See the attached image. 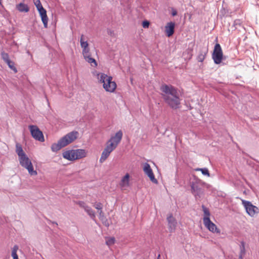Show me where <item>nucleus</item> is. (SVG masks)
I'll use <instances>...</instances> for the list:
<instances>
[{
  "label": "nucleus",
  "instance_id": "obj_1",
  "mask_svg": "<svg viewBox=\"0 0 259 259\" xmlns=\"http://www.w3.org/2000/svg\"><path fill=\"white\" fill-rule=\"evenodd\" d=\"M161 96L165 103L171 108H180L181 99L179 91L171 85L162 84L160 88Z\"/></svg>",
  "mask_w": 259,
  "mask_h": 259
},
{
  "label": "nucleus",
  "instance_id": "obj_2",
  "mask_svg": "<svg viewBox=\"0 0 259 259\" xmlns=\"http://www.w3.org/2000/svg\"><path fill=\"white\" fill-rule=\"evenodd\" d=\"M16 152L18 156L20 165L27 169L31 176L36 175L37 172L34 170L31 160L24 152L21 145L18 143L16 144Z\"/></svg>",
  "mask_w": 259,
  "mask_h": 259
},
{
  "label": "nucleus",
  "instance_id": "obj_3",
  "mask_svg": "<svg viewBox=\"0 0 259 259\" xmlns=\"http://www.w3.org/2000/svg\"><path fill=\"white\" fill-rule=\"evenodd\" d=\"M78 133L76 131H72L61 138L57 143L52 144L51 149L53 152H57L62 148L73 142L77 139Z\"/></svg>",
  "mask_w": 259,
  "mask_h": 259
},
{
  "label": "nucleus",
  "instance_id": "obj_4",
  "mask_svg": "<svg viewBox=\"0 0 259 259\" xmlns=\"http://www.w3.org/2000/svg\"><path fill=\"white\" fill-rule=\"evenodd\" d=\"M205 183L194 176L193 180L190 182L191 191L196 200H200L204 195V190L202 187Z\"/></svg>",
  "mask_w": 259,
  "mask_h": 259
},
{
  "label": "nucleus",
  "instance_id": "obj_5",
  "mask_svg": "<svg viewBox=\"0 0 259 259\" xmlns=\"http://www.w3.org/2000/svg\"><path fill=\"white\" fill-rule=\"evenodd\" d=\"M98 79L100 83H103V88L106 92L113 93L116 88V83L112 81V77L108 76L104 73H99L97 75Z\"/></svg>",
  "mask_w": 259,
  "mask_h": 259
},
{
  "label": "nucleus",
  "instance_id": "obj_6",
  "mask_svg": "<svg viewBox=\"0 0 259 259\" xmlns=\"http://www.w3.org/2000/svg\"><path fill=\"white\" fill-rule=\"evenodd\" d=\"M34 4L39 12L45 28L48 27V18L46 10L43 8L40 0H33Z\"/></svg>",
  "mask_w": 259,
  "mask_h": 259
},
{
  "label": "nucleus",
  "instance_id": "obj_7",
  "mask_svg": "<svg viewBox=\"0 0 259 259\" xmlns=\"http://www.w3.org/2000/svg\"><path fill=\"white\" fill-rule=\"evenodd\" d=\"M28 127L32 137L35 140L41 142L45 141L42 132L36 125H29Z\"/></svg>",
  "mask_w": 259,
  "mask_h": 259
},
{
  "label": "nucleus",
  "instance_id": "obj_8",
  "mask_svg": "<svg viewBox=\"0 0 259 259\" xmlns=\"http://www.w3.org/2000/svg\"><path fill=\"white\" fill-rule=\"evenodd\" d=\"M123 136L121 130L118 131L114 136H112L107 142L108 145L113 149H115L118 144L120 142Z\"/></svg>",
  "mask_w": 259,
  "mask_h": 259
},
{
  "label": "nucleus",
  "instance_id": "obj_9",
  "mask_svg": "<svg viewBox=\"0 0 259 259\" xmlns=\"http://www.w3.org/2000/svg\"><path fill=\"white\" fill-rule=\"evenodd\" d=\"M223 52L221 46L219 44H217L214 48L212 58L214 62L216 64H219L221 63L223 59Z\"/></svg>",
  "mask_w": 259,
  "mask_h": 259
},
{
  "label": "nucleus",
  "instance_id": "obj_10",
  "mask_svg": "<svg viewBox=\"0 0 259 259\" xmlns=\"http://www.w3.org/2000/svg\"><path fill=\"white\" fill-rule=\"evenodd\" d=\"M242 202L248 215L251 217H253L255 213H257L258 208L252 205L250 201L242 200Z\"/></svg>",
  "mask_w": 259,
  "mask_h": 259
},
{
  "label": "nucleus",
  "instance_id": "obj_11",
  "mask_svg": "<svg viewBox=\"0 0 259 259\" xmlns=\"http://www.w3.org/2000/svg\"><path fill=\"white\" fill-rule=\"evenodd\" d=\"M143 171L144 173L148 176L150 180L154 183L157 184L158 181L155 179L154 175L152 169L150 167V165L148 163H145L143 164Z\"/></svg>",
  "mask_w": 259,
  "mask_h": 259
},
{
  "label": "nucleus",
  "instance_id": "obj_12",
  "mask_svg": "<svg viewBox=\"0 0 259 259\" xmlns=\"http://www.w3.org/2000/svg\"><path fill=\"white\" fill-rule=\"evenodd\" d=\"M114 150L113 148L109 146L108 145H107L103 151L101 156L100 158V162L103 163L104 162L107 158L109 157L110 153Z\"/></svg>",
  "mask_w": 259,
  "mask_h": 259
},
{
  "label": "nucleus",
  "instance_id": "obj_13",
  "mask_svg": "<svg viewBox=\"0 0 259 259\" xmlns=\"http://www.w3.org/2000/svg\"><path fill=\"white\" fill-rule=\"evenodd\" d=\"M63 158L70 161L76 160L75 150H67L62 154Z\"/></svg>",
  "mask_w": 259,
  "mask_h": 259
},
{
  "label": "nucleus",
  "instance_id": "obj_14",
  "mask_svg": "<svg viewBox=\"0 0 259 259\" xmlns=\"http://www.w3.org/2000/svg\"><path fill=\"white\" fill-rule=\"evenodd\" d=\"M167 220L168 222L169 230L170 232H172L176 229L177 224V221L171 214H169V215L167 217Z\"/></svg>",
  "mask_w": 259,
  "mask_h": 259
},
{
  "label": "nucleus",
  "instance_id": "obj_15",
  "mask_svg": "<svg viewBox=\"0 0 259 259\" xmlns=\"http://www.w3.org/2000/svg\"><path fill=\"white\" fill-rule=\"evenodd\" d=\"M204 226L211 232L218 233L219 230L217 229L216 225L213 223L210 219H205V222H203Z\"/></svg>",
  "mask_w": 259,
  "mask_h": 259
},
{
  "label": "nucleus",
  "instance_id": "obj_16",
  "mask_svg": "<svg viewBox=\"0 0 259 259\" xmlns=\"http://www.w3.org/2000/svg\"><path fill=\"white\" fill-rule=\"evenodd\" d=\"M175 23L170 22L167 23L165 26V31L168 37L172 36L175 32Z\"/></svg>",
  "mask_w": 259,
  "mask_h": 259
},
{
  "label": "nucleus",
  "instance_id": "obj_17",
  "mask_svg": "<svg viewBox=\"0 0 259 259\" xmlns=\"http://www.w3.org/2000/svg\"><path fill=\"white\" fill-rule=\"evenodd\" d=\"M16 9L20 12H28L29 10V8L27 5L24 3H21L18 5H16Z\"/></svg>",
  "mask_w": 259,
  "mask_h": 259
},
{
  "label": "nucleus",
  "instance_id": "obj_18",
  "mask_svg": "<svg viewBox=\"0 0 259 259\" xmlns=\"http://www.w3.org/2000/svg\"><path fill=\"white\" fill-rule=\"evenodd\" d=\"M75 154H76V158L77 159H81L86 157L87 156V151L84 149H76L75 150Z\"/></svg>",
  "mask_w": 259,
  "mask_h": 259
},
{
  "label": "nucleus",
  "instance_id": "obj_19",
  "mask_svg": "<svg viewBox=\"0 0 259 259\" xmlns=\"http://www.w3.org/2000/svg\"><path fill=\"white\" fill-rule=\"evenodd\" d=\"M207 53V50L205 49H202L200 51L199 54L197 56V60L199 62H202L206 55V54Z\"/></svg>",
  "mask_w": 259,
  "mask_h": 259
},
{
  "label": "nucleus",
  "instance_id": "obj_20",
  "mask_svg": "<svg viewBox=\"0 0 259 259\" xmlns=\"http://www.w3.org/2000/svg\"><path fill=\"white\" fill-rule=\"evenodd\" d=\"M129 178L130 176L128 174H126L122 178L120 183V186L122 187H126L129 185Z\"/></svg>",
  "mask_w": 259,
  "mask_h": 259
},
{
  "label": "nucleus",
  "instance_id": "obj_21",
  "mask_svg": "<svg viewBox=\"0 0 259 259\" xmlns=\"http://www.w3.org/2000/svg\"><path fill=\"white\" fill-rule=\"evenodd\" d=\"M240 250L239 259H243V257L245 254V243L243 241L240 242Z\"/></svg>",
  "mask_w": 259,
  "mask_h": 259
},
{
  "label": "nucleus",
  "instance_id": "obj_22",
  "mask_svg": "<svg viewBox=\"0 0 259 259\" xmlns=\"http://www.w3.org/2000/svg\"><path fill=\"white\" fill-rule=\"evenodd\" d=\"M202 208L204 213L203 221L205 222V219H210L209 217L210 215V213L209 212L208 208L206 207L204 205H202Z\"/></svg>",
  "mask_w": 259,
  "mask_h": 259
},
{
  "label": "nucleus",
  "instance_id": "obj_23",
  "mask_svg": "<svg viewBox=\"0 0 259 259\" xmlns=\"http://www.w3.org/2000/svg\"><path fill=\"white\" fill-rule=\"evenodd\" d=\"M84 58L85 61L87 62H88L89 63H90L92 66H95V67L97 66V63L96 61L95 60V59L91 57L90 55L84 57Z\"/></svg>",
  "mask_w": 259,
  "mask_h": 259
},
{
  "label": "nucleus",
  "instance_id": "obj_24",
  "mask_svg": "<svg viewBox=\"0 0 259 259\" xmlns=\"http://www.w3.org/2000/svg\"><path fill=\"white\" fill-rule=\"evenodd\" d=\"M84 210L90 216L91 219L95 220L96 218L95 212L90 206L86 207Z\"/></svg>",
  "mask_w": 259,
  "mask_h": 259
},
{
  "label": "nucleus",
  "instance_id": "obj_25",
  "mask_svg": "<svg viewBox=\"0 0 259 259\" xmlns=\"http://www.w3.org/2000/svg\"><path fill=\"white\" fill-rule=\"evenodd\" d=\"M18 249V246L17 245L14 246L12 251V256L13 259H19L18 256L17 254V251Z\"/></svg>",
  "mask_w": 259,
  "mask_h": 259
},
{
  "label": "nucleus",
  "instance_id": "obj_26",
  "mask_svg": "<svg viewBox=\"0 0 259 259\" xmlns=\"http://www.w3.org/2000/svg\"><path fill=\"white\" fill-rule=\"evenodd\" d=\"M196 171H201L202 174L203 175L207 176L208 177L210 176L209 171L207 168H198L196 169Z\"/></svg>",
  "mask_w": 259,
  "mask_h": 259
},
{
  "label": "nucleus",
  "instance_id": "obj_27",
  "mask_svg": "<svg viewBox=\"0 0 259 259\" xmlns=\"http://www.w3.org/2000/svg\"><path fill=\"white\" fill-rule=\"evenodd\" d=\"M83 35H81V36L80 37V41L81 47L82 49L84 48H87V47H88V46H89V44H88V42H87V41H84L83 40Z\"/></svg>",
  "mask_w": 259,
  "mask_h": 259
},
{
  "label": "nucleus",
  "instance_id": "obj_28",
  "mask_svg": "<svg viewBox=\"0 0 259 259\" xmlns=\"http://www.w3.org/2000/svg\"><path fill=\"white\" fill-rule=\"evenodd\" d=\"M9 67L13 71H14L15 72H17V70L16 68L14 66V63L13 62L11 61V60L8 61L6 62Z\"/></svg>",
  "mask_w": 259,
  "mask_h": 259
},
{
  "label": "nucleus",
  "instance_id": "obj_29",
  "mask_svg": "<svg viewBox=\"0 0 259 259\" xmlns=\"http://www.w3.org/2000/svg\"><path fill=\"white\" fill-rule=\"evenodd\" d=\"M115 238L114 237L108 238L106 240V243L108 246L113 244L115 242Z\"/></svg>",
  "mask_w": 259,
  "mask_h": 259
},
{
  "label": "nucleus",
  "instance_id": "obj_30",
  "mask_svg": "<svg viewBox=\"0 0 259 259\" xmlns=\"http://www.w3.org/2000/svg\"><path fill=\"white\" fill-rule=\"evenodd\" d=\"M82 54H83L84 57L87 56H88V55H90V49H89V47L83 48Z\"/></svg>",
  "mask_w": 259,
  "mask_h": 259
},
{
  "label": "nucleus",
  "instance_id": "obj_31",
  "mask_svg": "<svg viewBox=\"0 0 259 259\" xmlns=\"http://www.w3.org/2000/svg\"><path fill=\"white\" fill-rule=\"evenodd\" d=\"M2 56L3 60L6 62H8V61L10 60L9 59V55L7 53H2Z\"/></svg>",
  "mask_w": 259,
  "mask_h": 259
},
{
  "label": "nucleus",
  "instance_id": "obj_32",
  "mask_svg": "<svg viewBox=\"0 0 259 259\" xmlns=\"http://www.w3.org/2000/svg\"><path fill=\"white\" fill-rule=\"evenodd\" d=\"M76 203L81 207H82L84 208V209H85L86 207H88L89 206L87 205L85 202L81 201H79L76 202Z\"/></svg>",
  "mask_w": 259,
  "mask_h": 259
},
{
  "label": "nucleus",
  "instance_id": "obj_33",
  "mask_svg": "<svg viewBox=\"0 0 259 259\" xmlns=\"http://www.w3.org/2000/svg\"><path fill=\"white\" fill-rule=\"evenodd\" d=\"M94 207L98 210H102L103 208V205L101 203L98 202L96 203L94 205Z\"/></svg>",
  "mask_w": 259,
  "mask_h": 259
},
{
  "label": "nucleus",
  "instance_id": "obj_34",
  "mask_svg": "<svg viewBox=\"0 0 259 259\" xmlns=\"http://www.w3.org/2000/svg\"><path fill=\"white\" fill-rule=\"evenodd\" d=\"M100 220L102 221L103 224L104 226H105L106 227H109V222H108V220L107 219V218L106 217L103 218Z\"/></svg>",
  "mask_w": 259,
  "mask_h": 259
},
{
  "label": "nucleus",
  "instance_id": "obj_35",
  "mask_svg": "<svg viewBox=\"0 0 259 259\" xmlns=\"http://www.w3.org/2000/svg\"><path fill=\"white\" fill-rule=\"evenodd\" d=\"M150 25V23L147 20L143 21L142 22V26L144 28H148Z\"/></svg>",
  "mask_w": 259,
  "mask_h": 259
},
{
  "label": "nucleus",
  "instance_id": "obj_36",
  "mask_svg": "<svg viewBox=\"0 0 259 259\" xmlns=\"http://www.w3.org/2000/svg\"><path fill=\"white\" fill-rule=\"evenodd\" d=\"M104 213L102 210H100L99 212V219L101 220L103 218H105Z\"/></svg>",
  "mask_w": 259,
  "mask_h": 259
},
{
  "label": "nucleus",
  "instance_id": "obj_37",
  "mask_svg": "<svg viewBox=\"0 0 259 259\" xmlns=\"http://www.w3.org/2000/svg\"><path fill=\"white\" fill-rule=\"evenodd\" d=\"M171 15L172 16H176L177 15V12L175 10H172Z\"/></svg>",
  "mask_w": 259,
  "mask_h": 259
},
{
  "label": "nucleus",
  "instance_id": "obj_38",
  "mask_svg": "<svg viewBox=\"0 0 259 259\" xmlns=\"http://www.w3.org/2000/svg\"><path fill=\"white\" fill-rule=\"evenodd\" d=\"M160 254H159L157 257V259H160Z\"/></svg>",
  "mask_w": 259,
  "mask_h": 259
},
{
  "label": "nucleus",
  "instance_id": "obj_39",
  "mask_svg": "<svg viewBox=\"0 0 259 259\" xmlns=\"http://www.w3.org/2000/svg\"><path fill=\"white\" fill-rule=\"evenodd\" d=\"M55 224H56V225H58V224L57 223H55Z\"/></svg>",
  "mask_w": 259,
  "mask_h": 259
},
{
  "label": "nucleus",
  "instance_id": "obj_40",
  "mask_svg": "<svg viewBox=\"0 0 259 259\" xmlns=\"http://www.w3.org/2000/svg\"><path fill=\"white\" fill-rule=\"evenodd\" d=\"M2 0H0V4H1Z\"/></svg>",
  "mask_w": 259,
  "mask_h": 259
}]
</instances>
